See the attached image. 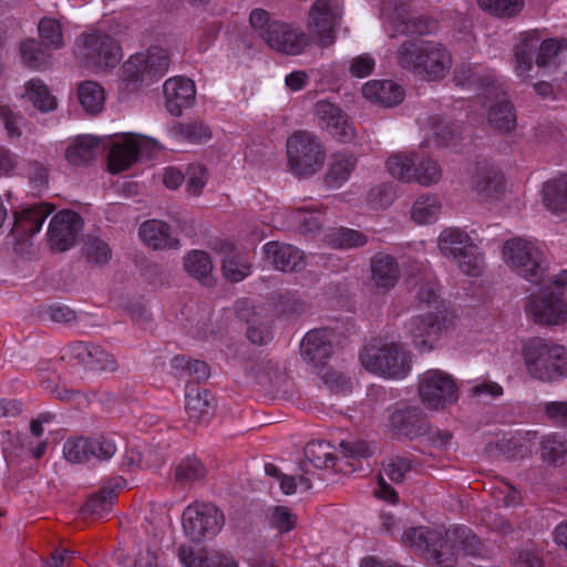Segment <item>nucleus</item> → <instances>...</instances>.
Wrapping results in <instances>:
<instances>
[{
  "label": "nucleus",
  "instance_id": "nucleus-6",
  "mask_svg": "<svg viewBox=\"0 0 567 567\" xmlns=\"http://www.w3.org/2000/svg\"><path fill=\"white\" fill-rule=\"evenodd\" d=\"M505 262L532 284L539 285L545 280L547 270L546 258L534 244L523 238H513L503 246Z\"/></svg>",
  "mask_w": 567,
  "mask_h": 567
},
{
  "label": "nucleus",
  "instance_id": "nucleus-30",
  "mask_svg": "<svg viewBox=\"0 0 567 567\" xmlns=\"http://www.w3.org/2000/svg\"><path fill=\"white\" fill-rule=\"evenodd\" d=\"M183 266L185 271L202 285L209 287L214 284V266L207 252L203 250L188 252L183 259Z\"/></svg>",
  "mask_w": 567,
  "mask_h": 567
},
{
  "label": "nucleus",
  "instance_id": "nucleus-49",
  "mask_svg": "<svg viewBox=\"0 0 567 567\" xmlns=\"http://www.w3.org/2000/svg\"><path fill=\"white\" fill-rule=\"evenodd\" d=\"M392 29L394 33L391 34V37H394L395 34L423 35L433 32V30L435 29V23L434 21L421 16L410 18L408 13L404 18L396 22V24L393 25Z\"/></svg>",
  "mask_w": 567,
  "mask_h": 567
},
{
  "label": "nucleus",
  "instance_id": "nucleus-1",
  "mask_svg": "<svg viewBox=\"0 0 567 567\" xmlns=\"http://www.w3.org/2000/svg\"><path fill=\"white\" fill-rule=\"evenodd\" d=\"M395 60L400 68L426 81L444 79L453 64L452 55L442 43L424 40L402 42Z\"/></svg>",
  "mask_w": 567,
  "mask_h": 567
},
{
  "label": "nucleus",
  "instance_id": "nucleus-8",
  "mask_svg": "<svg viewBox=\"0 0 567 567\" xmlns=\"http://www.w3.org/2000/svg\"><path fill=\"white\" fill-rule=\"evenodd\" d=\"M182 518L184 533L194 543L214 538L224 525V515L212 504L189 505Z\"/></svg>",
  "mask_w": 567,
  "mask_h": 567
},
{
  "label": "nucleus",
  "instance_id": "nucleus-7",
  "mask_svg": "<svg viewBox=\"0 0 567 567\" xmlns=\"http://www.w3.org/2000/svg\"><path fill=\"white\" fill-rule=\"evenodd\" d=\"M480 91L489 125L502 133L512 132L516 127V114L503 85L492 78H485L482 80Z\"/></svg>",
  "mask_w": 567,
  "mask_h": 567
},
{
  "label": "nucleus",
  "instance_id": "nucleus-13",
  "mask_svg": "<svg viewBox=\"0 0 567 567\" xmlns=\"http://www.w3.org/2000/svg\"><path fill=\"white\" fill-rule=\"evenodd\" d=\"M62 359L74 361L89 371H115L117 369L115 358L101 346L91 342L75 341L70 343Z\"/></svg>",
  "mask_w": 567,
  "mask_h": 567
},
{
  "label": "nucleus",
  "instance_id": "nucleus-45",
  "mask_svg": "<svg viewBox=\"0 0 567 567\" xmlns=\"http://www.w3.org/2000/svg\"><path fill=\"white\" fill-rule=\"evenodd\" d=\"M251 266L243 254L230 252L223 259L221 271L224 277L233 282L245 279L250 274Z\"/></svg>",
  "mask_w": 567,
  "mask_h": 567
},
{
  "label": "nucleus",
  "instance_id": "nucleus-60",
  "mask_svg": "<svg viewBox=\"0 0 567 567\" xmlns=\"http://www.w3.org/2000/svg\"><path fill=\"white\" fill-rule=\"evenodd\" d=\"M298 231L307 236H316L323 227L324 218L319 212H308L305 208L296 210Z\"/></svg>",
  "mask_w": 567,
  "mask_h": 567
},
{
  "label": "nucleus",
  "instance_id": "nucleus-19",
  "mask_svg": "<svg viewBox=\"0 0 567 567\" xmlns=\"http://www.w3.org/2000/svg\"><path fill=\"white\" fill-rule=\"evenodd\" d=\"M163 92L166 110L173 116H181L185 109L193 106L196 97L194 82L183 76L166 80Z\"/></svg>",
  "mask_w": 567,
  "mask_h": 567
},
{
  "label": "nucleus",
  "instance_id": "nucleus-63",
  "mask_svg": "<svg viewBox=\"0 0 567 567\" xmlns=\"http://www.w3.org/2000/svg\"><path fill=\"white\" fill-rule=\"evenodd\" d=\"M411 2L412 0H380L381 14L393 27L409 13Z\"/></svg>",
  "mask_w": 567,
  "mask_h": 567
},
{
  "label": "nucleus",
  "instance_id": "nucleus-33",
  "mask_svg": "<svg viewBox=\"0 0 567 567\" xmlns=\"http://www.w3.org/2000/svg\"><path fill=\"white\" fill-rule=\"evenodd\" d=\"M48 214L41 207H30L16 214L13 234L21 239L35 235L40 231Z\"/></svg>",
  "mask_w": 567,
  "mask_h": 567
},
{
  "label": "nucleus",
  "instance_id": "nucleus-32",
  "mask_svg": "<svg viewBox=\"0 0 567 567\" xmlns=\"http://www.w3.org/2000/svg\"><path fill=\"white\" fill-rule=\"evenodd\" d=\"M440 540V530L429 527H411L404 530L402 542L415 553L430 557L432 547Z\"/></svg>",
  "mask_w": 567,
  "mask_h": 567
},
{
  "label": "nucleus",
  "instance_id": "nucleus-64",
  "mask_svg": "<svg viewBox=\"0 0 567 567\" xmlns=\"http://www.w3.org/2000/svg\"><path fill=\"white\" fill-rule=\"evenodd\" d=\"M413 462L408 457L394 456L383 464V474L394 483H401L406 473L412 471Z\"/></svg>",
  "mask_w": 567,
  "mask_h": 567
},
{
  "label": "nucleus",
  "instance_id": "nucleus-55",
  "mask_svg": "<svg viewBox=\"0 0 567 567\" xmlns=\"http://www.w3.org/2000/svg\"><path fill=\"white\" fill-rule=\"evenodd\" d=\"M63 454L72 463H84L92 460L91 439H69L64 443Z\"/></svg>",
  "mask_w": 567,
  "mask_h": 567
},
{
  "label": "nucleus",
  "instance_id": "nucleus-42",
  "mask_svg": "<svg viewBox=\"0 0 567 567\" xmlns=\"http://www.w3.org/2000/svg\"><path fill=\"white\" fill-rule=\"evenodd\" d=\"M78 96L83 109L90 114H97L104 105L103 87L93 81H85L79 85Z\"/></svg>",
  "mask_w": 567,
  "mask_h": 567
},
{
  "label": "nucleus",
  "instance_id": "nucleus-35",
  "mask_svg": "<svg viewBox=\"0 0 567 567\" xmlns=\"http://www.w3.org/2000/svg\"><path fill=\"white\" fill-rule=\"evenodd\" d=\"M140 54L150 82L163 78L168 71L171 58L167 50L161 47H151L145 53Z\"/></svg>",
  "mask_w": 567,
  "mask_h": 567
},
{
  "label": "nucleus",
  "instance_id": "nucleus-39",
  "mask_svg": "<svg viewBox=\"0 0 567 567\" xmlns=\"http://www.w3.org/2000/svg\"><path fill=\"white\" fill-rule=\"evenodd\" d=\"M540 456L553 466L567 464V441L557 434L545 436L540 443Z\"/></svg>",
  "mask_w": 567,
  "mask_h": 567
},
{
  "label": "nucleus",
  "instance_id": "nucleus-17",
  "mask_svg": "<svg viewBox=\"0 0 567 567\" xmlns=\"http://www.w3.org/2000/svg\"><path fill=\"white\" fill-rule=\"evenodd\" d=\"M83 227L81 216L71 210L58 213L50 221L49 236L53 247L61 251L70 249Z\"/></svg>",
  "mask_w": 567,
  "mask_h": 567
},
{
  "label": "nucleus",
  "instance_id": "nucleus-61",
  "mask_svg": "<svg viewBox=\"0 0 567 567\" xmlns=\"http://www.w3.org/2000/svg\"><path fill=\"white\" fill-rule=\"evenodd\" d=\"M172 130L175 135L190 143H198L210 137L209 128L202 122L177 123Z\"/></svg>",
  "mask_w": 567,
  "mask_h": 567
},
{
  "label": "nucleus",
  "instance_id": "nucleus-31",
  "mask_svg": "<svg viewBox=\"0 0 567 567\" xmlns=\"http://www.w3.org/2000/svg\"><path fill=\"white\" fill-rule=\"evenodd\" d=\"M543 203L553 214L567 213V176H559L544 184Z\"/></svg>",
  "mask_w": 567,
  "mask_h": 567
},
{
  "label": "nucleus",
  "instance_id": "nucleus-34",
  "mask_svg": "<svg viewBox=\"0 0 567 567\" xmlns=\"http://www.w3.org/2000/svg\"><path fill=\"white\" fill-rule=\"evenodd\" d=\"M468 234L457 228H449L439 236V248L447 258H456L472 245Z\"/></svg>",
  "mask_w": 567,
  "mask_h": 567
},
{
  "label": "nucleus",
  "instance_id": "nucleus-62",
  "mask_svg": "<svg viewBox=\"0 0 567 567\" xmlns=\"http://www.w3.org/2000/svg\"><path fill=\"white\" fill-rule=\"evenodd\" d=\"M433 128L435 143L442 146H450L457 140V132L453 124L445 117L433 116L430 118Z\"/></svg>",
  "mask_w": 567,
  "mask_h": 567
},
{
  "label": "nucleus",
  "instance_id": "nucleus-24",
  "mask_svg": "<svg viewBox=\"0 0 567 567\" xmlns=\"http://www.w3.org/2000/svg\"><path fill=\"white\" fill-rule=\"evenodd\" d=\"M371 279L377 289L388 292L400 278V268L395 258L386 254H377L371 259Z\"/></svg>",
  "mask_w": 567,
  "mask_h": 567
},
{
  "label": "nucleus",
  "instance_id": "nucleus-52",
  "mask_svg": "<svg viewBox=\"0 0 567 567\" xmlns=\"http://www.w3.org/2000/svg\"><path fill=\"white\" fill-rule=\"evenodd\" d=\"M177 556L184 567H207V563H214L217 559L215 549L202 548L195 550L188 546H181Z\"/></svg>",
  "mask_w": 567,
  "mask_h": 567
},
{
  "label": "nucleus",
  "instance_id": "nucleus-23",
  "mask_svg": "<svg viewBox=\"0 0 567 567\" xmlns=\"http://www.w3.org/2000/svg\"><path fill=\"white\" fill-rule=\"evenodd\" d=\"M185 410L189 421L195 424L208 419L215 411V399L213 394L200 389L196 383L186 385Z\"/></svg>",
  "mask_w": 567,
  "mask_h": 567
},
{
  "label": "nucleus",
  "instance_id": "nucleus-53",
  "mask_svg": "<svg viewBox=\"0 0 567 567\" xmlns=\"http://www.w3.org/2000/svg\"><path fill=\"white\" fill-rule=\"evenodd\" d=\"M121 79L127 85L133 86L150 82L140 53L132 55L123 63L121 68Z\"/></svg>",
  "mask_w": 567,
  "mask_h": 567
},
{
  "label": "nucleus",
  "instance_id": "nucleus-22",
  "mask_svg": "<svg viewBox=\"0 0 567 567\" xmlns=\"http://www.w3.org/2000/svg\"><path fill=\"white\" fill-rule=\"evenodd\" d=\"M105 146H110L107 163L113 174L128 168L137 159L140 142L132 134L111 141Z\"/></svg>",
  "mask_w": 567,
  "mask_h": 567
},
{
  "label": "nucleus",
  "instance_id": "nucleus-59",
  "mask_svg": "<svg viewBox=\"0 0 567 567\" xmlns=\"http://www.w3.org/2000/svg\"><path fill=\"white\" fill-rule=\"evenodd\" d=\"M172 367L176 370H183L193 377L196 381L206 380L210 374L208 364L200 360H193L185 355H176L172 360Z\"/></svg>",
  "mask_w": 567,
  "mask_h": 567
},
{
  "label": "nucleus",
  "instance_id": "nucleus-56",
  "mask_svg": "<svg viewBox=\"0 0 567 567\" xmlns=\"http://www.w3.org/2000/svg\"><path fill=\"white\" fill-rule=\"evenodd\" d=\"M414 173L413 183L415 182L422 186L437 184L442 178V169L432 158H423L415 164Z\"/></svg>",
  "mask_w": 567,
  "mask_h": 567
},
{
  "label": "nucleus",
  "instance_id": "nucleus-5",
  "mask_svg": "<svg viewBox=\"0 0 567 567\" xmlns=\"http://www.w3.org/2000/svg\"><path fill=\"white\" fill-rule=\"evenodd\" d=\"M286 147L288 165L298 177H310L322 168L326 151L311 132L292 133L287 140Z\"/></svg>",
  "mask_w": 567,
  "mask_h": 567
},
{
  "label": "nucleus",
  "instance_id": "nucleus-36",
  "mask_svg": "<svg viewBox=\"0 0 567 567\" xmlns=\"http://www.w3.org/2000/svg\"><path fill=\"white\" fill-rule=\"evenodd\" d=\"M440 540L432 547L430 559L440 567H454L457 561L456 539H451L450 529H439Z\"/></svg>",
  "mask_w": 567,
  "mask_h": 567
},
{
  "label": "nucleus",
  "instance_id": "nucleus-14",
  "mask_svg": "<svg viewBox=\"0 0 567 567\" xmlns=\"http://www.w3.org/2000/svg\"><path fill=\"white\" fill-rule=\"evenodd\" d=\"M264 41L270 49L288 55H298L310 44L308 34L282 21L272 22L264 32Z\"/></svg>",
  "mask_w": 567,
  "mask_h": 567
},
{
  "label": "nucleus",
  "instance_id": "nucleus-57",
  "mask_svg": "<svg viewBox=\"0 0 567 567\" xmlns=\"http://www.w3.org/2000/svg\"><path fill=\"white\" fill-rule=\"evenodd\" d=\"M478 6L496 17L511 18L524 7V0H477Z\"/></svg>",
  "mask_w": 567,
  "mask_h": 567
},
{
  "label": "nucleus",
  "instance_id": "nucleus-27",
  "mask_svg": "<svg viewBox=\"0 0 567 567\" xmlns=\"http://www.w3.org/2000/svg\"><path fill=\"white\" fill-rule=\"evenodd\" d=\"M142 240L154 249H173L178 247V239L173 236L172 227L161 220L144 221L138 231Z\"/></svg>",
  "mask_w": 567,
  "mask_h": 567
},
{
  "label": "nucleus",
  "instance_id": "nucleus-25",
  "mask_svg": "<svg viewBox=\"0 0 567 567\" xmlns=\"http://www.w3.org/2000/svg\"><path fill=\"white\" fill-rule=\"evenodd\" d=\"M392 427L400 434L414 437L426 431V420L417 406H405L396 410L390 417Z\"/></svg>",
  "mask_w": 567,
  "mask_h": 567
},
{
  "label": "nucleus",
  "instance_id": "nucleus-9",
  "mask_svg": "<svg viewBox=\"0 0 567 567\" xmlns=\"http://www.w3.org/2000/svg\"><path fill=\"white\" fill-rule=\"evenodd\" d=\"M538 43L539 38L535 33H526L515 47L516 72L519 76H523L532 69L533 55L537 48L539 51L536 56V64L539 68L554 65L557 69L559 66L560 63L557 61V58L561 49L560 42L548 39L539 45Z\"/></svg>",
  "mask_w": 567,
  "mask_h": 567
},
{
  "label": "nucleus",
  "instance_id": "nucleus-54",
  "mask_svg": "<svg viewBox=\"0 0 567 567\" xmlns=\"http://www.w3.org/2000/svg\"><path fill=\"white\" fill-rule=\"evenodd\" d=\"M394 199V187L388 183H381L371 187L365 196L367 204L375 210L390 207Z\"/></svg>",
  "mask_w": 567,
  "mask_h": 567
},
{
  "label": "nucleus",
  "instance_id": "nucleus-37",
  "mask_svg": "<svg viewBox=\"0 0 567 567\" xmlns=\"http://www.w3.org/2000/svg\"><path fill=\"white\" fill-rule=\"evenodd\" d=\"M357 166V158L353 155L337 153L332 157V163L326 174V182L331 187L341 186L349 179L351 173Z\"/></svg>",
  "mask_w": 567,
  "mask_h": 567
},
{
  "label": "nucleus",
  "instance_id": "nucleus-2",
  "mask_svg": "<svg viewBox=\"0 0 567 567\" xmlns=\"http://www.w3.org/2000/svg\"><path fill=\"white\" fill-rule=\"evenodd\" d=\"M528 373L537 380L551 382L567 377V350L551 340L530 339L523 350Z\"/></svg>",
  "mask_w": 567,
  "mask_h": 567
},
{
  "label": "nucleus",
  "instance_id": "nucleus-46",
  "mask_svg": "<svg viewBox=\"0 0 567 567\" xmlns=\"http://www.w3.org/2000/svg\"><path fill=\"white\" fill-rule=\"evenodd\" d=\"M385 165L392 177L403 183H413V178L415 177V162L413 157L396 153L386 159Z\"/></svg>",
  "mask_w": 567,
  "mask_h": 567
},
{
  "label": "nucleus",
  "instance_id": "nucleus-47",
  "mask_svg": "<svg viewBox=\"0 0 567 567\" xmlns=\"http://www.w3.org/2000/svg\"><path fill=\"white\" fill-rule=\"evenodd\" d=\"M206 468L203 463L194 456L182 460L175 468V481L187 485L204 480Z\"/></svg>",
  "mask_w": 567,
  "mask_h": 567
},
{
  "label": "nucleus",
  "instance_id": "nucleus-12",
  "mask_svg": "<svg viewBox=\"0 0 567 567\" xmlns=\"http://www.w3.org/2000/svg\"><path fill=\"white\" fill-rule=\"evenodd\" d=\"M341 344V336L331 328L309 331L300 344L302 359L315 367L324 365Z\"/></svg>",
  "mask_w": 567,
  "mask_h": 567
},
{
  "label": "nucleus",
  "instance_id": "nucleus-10",
  "mask_svg": "<svg viewBox=\"0 0 567 567\" xmlns=\"http://www.w3.org/2000/svg\"><path fill=\"white\" fill-rule=\"evenodd\" d=\"M341 14L339 0H316L312 3L309 10L308 30L320 47L327 48L333 44Z\"/></svg>",
  "mask_w": 567,
  "mask_h": 567
},
{
  "label": "nucleus",
  "instance_id": "nucleus-15",
  "mask_svg": "<svg viewBox=\"0 0 567 567\" xmlns=\"http://www.w3.org/2000/svg\"><path fill=\"white\" fill-rule=\"evenodd\" d=\"M528 310L538 324L559 326L567 322L565 300L551 291L543 290L528 298Z\"/></svg>",
  "mask_w": 567,
  "mask_h": 567
},
{
  "label": "nucleus",
  "instance_id": "nucleus-3",
  "mask_svg": "<svg viewBox=\"0 0 567 567\" xmlns=\"http://www.w3.org/2000/svg\"><path fill=\"white\" fill-rule=\"evenodd\" d=\"M362 367L386 379H403L411 371V359L402 346L374 340L364 346L359 354Z\"/></svg>",
  "mask_w": 567,
  "mask_h": 567
},
{
  "label": "nucleus",
  "instance_id": "nucleus-29",
  "mask_svg": "<svg viewBox=\"0 0 567 567\" xmlns=\"http://www.w3.org/2000/svg\"><path fill=\"white\" fill-rule=\"evenodd\" d=\"M123 482L124 480L120 477L115 484L104 485L97 493L93 494L82 506L83 515L96 518L104 517L112 508L116 496L115 488L121 487Z\"/></svg>",
  "mask_w": 567,
  "mask_h": 567
},
{
  "label": "nucleus",
  "instance_id": "nucleus-26",
  "mask_svg": "<svg viewBox=\"0 0 567 567\" xmlns=\"http://www.w3.org/2000/svg\"><path fill=\"white\" fill-rule=\"evenodd\" d=\"M363 96L384 107H393L404 99V90L392 81H371L362 87Z\"/></svg>",
  "mask_w": 567,
  "mask_h": 567
},
{
  "label": "nucleus",
  "instance_id": "nucleus-43",
  "mask_svg": "<svg viewBox=\"0 0 567 567\" xmlns=\"http://www.w3.org/2000/svg\"><path fill=\"white\" fill-rule=\"evenodd\" d=\"M441 213L440 200L432 195L421 196L411 209L412 219L421 225L434 223Z\"/></svg>",
  "mask_w": 567,
  "mask_h": 567
},
{
  "label": "nucleus",
  "instance_id": "nucleus-16",
  "mask_svg": "<svg viewBox=\"0 0 567 567\" xmlns=\"http://www.w3.org/2000/svg\"><path fill=\"white\" fill-rule=\"evenodd\" d=\"M315 114L321 125L339 142L350 143L354 140L355 128L338 105L324 100L318 101L315 106Z\"/></svg>",
  "mask_w": 567,
  "mask_h": 567
},
{
  "label": "nucleus",
  "instance_id": "nucleus-41",
  "mask_svg": "<svg viewBox=\"0 0 567 567\" xmlns=\"http://www.w3.org/2000/svg\"><path fill=\"white\" fill-rule=\"evenodd\" d=\"M20 53L23 63L34 70H41L49 65L51 54L35 39H27L20 44Z\"/></svg>",
  "mask_w": 567,
  "mask_h": 567
},
{
  "label": "nucleus",
  "instance_id": "nucleus-28",
  "mask_svg": "<svg viewBox=\"0 0 567 567\" xmlns=\"http://www.w3.org/2000/svg\"><path fill=\"white\" fill-rule=\"evenodd\" d=\"M101 142V140L93 136L78 137L65 151L66 161L75 166L91 163L97 156Z\"/></svg>",
  "mask_w": 567,
  "mask_h": 567
},
{
  "label": "nucleus",
  "instance_id": "nucleus-38",
  "mask_svg": "<svg viewBox=\"0 0 567 567\" xmlns=\"http://www.w3.org/2000/svg\"><path fill=\"white\" fill-rule=\"evenodd\" d=\"M38 33L41 43L45 49L59 50L64 45L63 27L59 19L43 17L38 23Z\"/></svg>",
  "mask_w": 567,
  "mask_h": 567
},
{
  "label": "nucleus",
  "instance_id": "nucleus-21",
  "mask_svg": "<svg viewBox=\"0 0 567 567\" xmlns=\"http://www.w3.org/2000/svg\"><path fill=\"white\" fill-rule=\"evenodd\" d=\"M472 189L482 202L497 199L504 192V176L488 163H480L471 182Z\"/></svg>",
  "mask_w": 567,
  "mask_h": 567
},
{
  "label": "nucleus",
  "instance_id": "nucleus-18",
  "mask_svg": "<svg viewBox=\"0 0 567 567\" xmlns=\"http://www.w3.org/2000/svg\"><path fill=\"white\" fill-rule=\"evenodd\" d=\"M405 327L414 346L421 352H426L433 349V343L441 333L443 321L437 313L426 312L412 317Z\"/></svg>",
  "mask_w": 567,
  "mask_h": 567
},
{
  "label": "nucleus",
  "instance_id": "nucleus-4",
  "mask_svg": "<svg viewBox=\"0 0 567 567\" xmlns=\"http://www.w3.org/2000/svg\"><path fill=\"white\" fill-rule=\"evenodd\" d=\"M76 58L94 71H107L121 61V47L110 34L100 30L81 33L75 42Z\"/></svg>",
  "mask_w": 567,
  "mask_h": 567
},
{
  "label": "nucleus",
  "instance_id": "nucleus-48",
  "mask_svg": "<svg viewBox=\"0 0 567 567\" xmlns=\"http://www.w3.org/2000/svg\"><path fill=\"white\" fill-rule=\"evenodd\" d=\"M413 285L416 287L415 298L420 303H432L439 298L437 282L433 272L427 269L420 270L419 275L411 276Z\"/></svg>",
  "mask_w": 567,
  "mask_h": 567
},
{
  "label": "nucleus",
  "instance_id": "nucleus-11",
  "mask_svg": "<svg viewBox=\"0 0 567 567\" xmlns=\"http://www.w3.org/2000/svg\"><path fill=\"white\" fill-rule=\"evenodd\" d=\"M419 394L427 408L442 410L457 400V388L451 375L441 370H429L420 379Z\"/></svg>",
  "mask_w": 567,
  "mask_h": 567
},
{
  "label": "nucleus",
  "instance_id": "nucleus-51",
  "mask_svg": "<svg viewBox=\"0 0 567 567\" xmlns=\"http://www.w3.org/2000/svg\"><path fill=\"white\" fill-rule=\"evenodd\" d=\"M305 456L315 467L318 468L334 465L336 457L332 452V447L324 441L308 443L305 447Z\"/></svg>",
  "mask_w": 567,
  "mask_h": 567
},
{
  "label": "nucleus",
  "instance_id": "nucleus-44",
  "mask_svg": "<svg viewBox=\"0 0 567 567\" xmlns=\"http://www.w3.org/2000/svg\"><path fill=\"white\" fill-rule=\"evenodd\" d=\"M29 101L41 112H50L56 107L55 97L40 80L32 79L25 85Z\"/></svg>",
  "mask_w": 567,
  "mask_h": 567
},
{
  "label": "nucleus",
  "instance_id": "nucleus-20",
  "mask_svg": "<svg viewBox=\"0 0 567 567\" xmlns=\"http://www.w3.org/2000/svg\"><path fill=\"white\" fill-rule=\"evenodd\" d=\"M266 259L284 272L300 271L306 268V255L299 248L279 241H269L262 247Z\"/></svg>",
  "mask_w": 567,
  "mask_h": 567
},
{
  "label": "nucleus",
  "instance_id": "nucleus-58",
  "mask_svg": "<svg viewBox=\"0 0 567 567\" xmlns=\"http://www.w3.org/2000/svg\"><path fill=\"white\" fill-rule=\"evenodd\" d=\"M83 251L87 260L96 265L106 264L112 256L109 244L94 236L85 239Z\"/></svg>",
  "mask_w": 567,
  "mask_h": 567
},
{
  "label": "nucleus",
  "instance_id": "nucleus-40",
  "mask_svg": "<svg viewBox=\"0 0 567 567\" xmlns=\"http://www.w3.org/2000/svg\"><path fill=\"white\" fill-rule=\"evenodd\" d=\"M327 243L334 249H354L368 244V236L359 230L338 228L326 236Z\"/></svg>",
  "mask_w": 567,
  "mask_h": 567
},
{
  "label": "nucleus",
  "instance_id": "nucleus-50",
  "mask_svg": "<svg viewBox=\"0 0 567 567\" xmlns=\"http://www.w3.org/2000/svg\"><path fill=\"white\" fill-rule=\"evenodd\" d=\"M450 537L456 539L457 551L462 550L470 556L482 555V543L470 528L463 526L450 528Z\"/></svg>",
  "mask_w": 567,
  "mask_h": 567
}]
</instances>
